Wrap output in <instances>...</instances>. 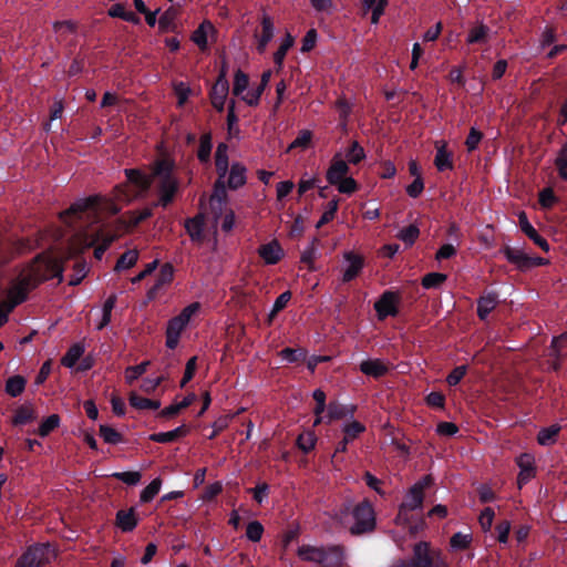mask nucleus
Instances as JSON below:
<instances>
[{
    "mask_svg": "<svg viewBox=\"0 0 567 567\" xmlns=\"http://www.w3.org/2000/svg\"><path fill=\"white\" fill-rule=\"evenodd\" d=\"M174 278V267L171 264H164L156 276L155 282L164 288L169 285Z\"/></svg>",
    "mask_w": 567,
    "mask_h": 567,
    "instance_id": "nucleus-56",
    "label": "nucleus"
},
{
    "mask_svg": "<svg viewBox=\"0 0 567 567\" xmlns=\"http://www.w3.org/2000/svg\"><path fill=\"white\" fill-rule=\"evenodd\" d=\"M258 254L267 265H276L284 257V250L277 240L261 245Z\"/></svg>",
    "mask_w": 567,
    "mask_h": 567,
    "instance_id": "nucleus-20",
    "label": "nucleus"
},
{
    "mask_svg": "<svg viewBox=\"0 0 567 567\" xmlns=\"http://www.w3.org/2000/svg\"><path fill=\"white\" fill-rule=\"evenodd\" d=\"M431 484L432 477L430 475L423 476L420 481L410 487L408 494L401 503V506L412 512L422 508L424 502V491Z\"/></svg>",
    "mask_w": 567,
    "mask_h": 567,
    "instance_id": "nucleus-9",
    "label": "nucleus"
},
{
    "mask_svg": "<svg viewBox=\"0 0 567 567\" xmlns=\"http://www.w3.org/2000/svg\"><path fill=\"white\" fill-rule=\"evenodd\" d=\"M99 433L103 441L107 444L116 445L124 442L123 435L118 431L109 425H100Z\"/></svg>",
    "mask_w": 567,
    "mask_h": 567,
    "instance_id": "nucleus-40",
    "label": "nucleus"
},
{
    "mask_svg": "<svg viewBox=\"0 0 567 567\" xmlns=\"http://www.w3.org/2000/svg\"><path fill=\"white\" fill-rule=\"evenodd\" d=\"M213 148V136L210 132L204 133L199 138V146L197 150V158L200 163L206 164L210 161Z\"/></svg>",
    "mask_w": 567,
    "mask_h": 567,
    "instance_id": "nucleus-32",
    "label": "nucleus"
},
{
    "mask_svg": "<svg viewBox=\"0 0 567 567\" xmlns=\"http://www.w3.org/2000/svg\"><path fill=\"white\" fill-rule=\"evenodd\" d=\"M228 92H229V82L228 81H216L209 92L210 102L226 101Z\"/></svg>",
    "mask_w": 567,
    "mask_h": 567,
    "instance_id": "nucleus-44",
    "label": "nucleus"
},
{
    "mask_svg": "<svg viewBox=\"0 0 567 567\" xmlns=\"http://www.w3.org/2000/svg\"><path fill=\"white\" fill-rule=\"evenodd\" d=\"M434 165L439 172L446 169H453V154L446 148V144L436 145V154L434 158Z\"/></svg>",
    "mask_w": 567,
    "mask_h": 567,
    "instance_id": "nucleus-28",
    "label": "nucleus"
},
{
    "mask_svg": "<svg viewBox=\"0 0 567 567\" xmlns=\"http://www.w3.org/2000/svg\"><path fill=\"white\" fill-rule=\"evenodd\" d=\"M538 202L543 208L549 209L558 202V198L553 188L546 187L539 192Z\"/></svg>",
    "mask_w": 567,
    "mask_h": 567,
    "instance_id": "nucleus-55",
    "label": "nucleus"
},
{
    "mask_svg": "<svg viewBox=\"0 0 567 567\" xmlns=\"http://www.w3.org/2000/svg\"><path fill=\"white\" fill-rule=\"evenodd\" d=\"M351 516L354 520L353 525L349 528L352 536H361L374 532L377 527L375 512L369 499L364 498L353 506Z\"/></svg>",
    "mask_w": 567,
    "mask_h": 567,
    "instance_id": "nucleus-5",
    "label": "nucleus"
},
{
    "mask_svg": "<svg viewBox=\"0 0 567 567\" xmlns=\"http://www.w3.org/2000/svg\"><path fill=\"white\" fill-rule=\"evenodd\" d=\"M130 404L136 410H158L161 408L159 400H151L132 392L128 398Z\"/></svg>",
    "mask_w": 567,
    "mask_h": 567,
    "instance_id": "nucleus-33",
    "label": "nucleus"
},
{
    "mask_svg": "<svg viewBox=\"0 0 567 567\" xmlns=\"http://www.w3.org/2000/svg\"><path fill=\"white\" fill-rule=\"evenodd\" d=\"M111 477L118 480L130 486L137 485L141 482L142 474L137 471L115 472Z\"/></svg>",
    "mask_w": 567,
    "mask_h": 567,
    "instance_id": "nucleus-52",
    "label": "nucleus"
},
{
    "mask_svg": "<svg viewBox=\"0 0 567 567\" xmlns=\"http://www.w3.org/2000/svg\"><path fill=\"white\" fill-rule=\"evenodd\" d=\"M290 299H291V292L289 290L284 291L276 298L272 309H271L270 313L268 315L267 321L269 324L272 322V320L278 315V312H280L281 310H284L287 307Z\"/></svg>",
    "mask_w": 567,
    "mask_h": 567,
    "instance_id": "nucleus-45",
    "label": "nucleus"
},
{
    "mask_svg": "<svg viewBox=\"0 0 567 567\" xmlns=\"http://www.w3.org/2000/svg\"><path fill=\"white\" fill-rule=\"evenodd\" d=\"M150 365V361H144L137 365L127 367L125 370V380L128 384H133L140 377H142Z\"/></svg>",
    "mask_w": 567,
    "mask_h": 567,
    "instance_id": "nucleus-49",
    "label": "nucleus"
},
{
    "mask_svg": "<svg viewBox=\"0 0 567 567\" xmlns=\"http://www.w3.org/2000/svg\"><path fill=\"white\" fill-rule=\"evenodd\" d=\"M518 225L520 230L543 251L547 252L549 250L548 241L533 227L525 212L518 214Z\"/></svg>",
    "mask_w": 567,
    "mask_h": 567,
    "instance_id": "nucleus-14",
    "label": "nucleus"
},
{
    "mask_svg": "<svg viewBox=\"0 0 567 567\" xmlns=\"http://www.w3.org/2000/svg\"><path fill=\"white\" fill-rule=\"evenodd\" d=\"M357 411V405L350 404L344 405L338 401H331L328 404V413L326 414V423L330 424L336 420H342L347 417H353Z\"/></svg>",
    "mask_w": 567,
    "mask_h": 567,
    "instance_id": "nucleus-17",
    "label": "nucleus"
},
{
    "mask_svg": "<svg viewBox=\"0 0 567 567\" xmlns=\"http://www.w3.org/2000/svg\"><path fill=\"white\" fill-rule=\"evenodd\" d=\"M247 183V168L240 162L230 165L226 185L230 190H237Z\"/></svg>",
    "mask_w": 567,
    "mask_h": 567,
    "instance_id": "nucleus-18",
    "label": "nucleus"
},
{
    "mask_svg": "<svg viewBox=\"0 0 567 567\" xmlns=\"http://www.w3.org/2000/svg\"><path fill=\"white\" fill-rule=\"evenodd\" d=\"M471 542V535L455 533L450 539V545L454 549H466L470 546Z\"/></svg>",
    "mask_w": 567,
    "mask_h": 567,
    "instance_id": "nucleus-64",
    "label": "nucleus"
},
{
    "mask_svg": "<svg viewBox=\"0 0 567 567\" xmlns=\"http://www.w3.org/2000/svg\"><path fill=\"white\" fill-rule=\"evenodd\" d=\"M35 419L37 414L32 405L23 404L16 410L11 422L14 426H21L33 422Z\"/></svg>",
    "mask_w": 567,
    "mask_h": 567,
    "instance_id": "nucleus-31",
    "label": "nucleus"
},
{
    "mask_svg": "<svg viewBox=\"0 0 567 567\" xmlns=\"http://www.w3.org/2000/svg\"><path fill=\"white\" fill-rule=\"evenodd\" d=\"M271 78V71L267 70L262 72L260 83L257 85V87L248 92L245 96H243V100L249 105V106H256L259 103L260 96L262 95L265 89L267 87L269 81Z\"/></svg>",
    "mask_w": 567,
    "mask_h": 567,
    "instance_id": "nucleus-29",
    "label": "nucleus"
},
{
    "mask_svg": "<svg viewBox=\"0 0 567 567\" xmlns=\"http://www.w3.org/2000/svg\"><path fill=\"white\" fill-rule=\"evenodd\" d=\"M260 23H261V34L259 35V38L262 39L264 41L270 42L271 39L274 38V32H275L272 19L269 16L264 14Z\"/></svg>",
    "mask_w": 567,
    "mask_h": 567,
    "instance_id": "nucleus-59",
    "label": "nucleus"
},
{
    "mask_svg": "<svg viewBox=\"0 0 567 567\" xmlns=\"http://www.w3.org/2000/svg\"><path fill=\"white\" fill-rule=\"evenodd\" d=\"M498 303V296L495 292L483 295L477 300V317L484 321Z\"/></svg>",
    "mask_w": 567,
    "mask_h": 567,
    "instance_id": "nucleus-26",
    "label": "nucleus"
},
{
    "mask_svg": "<svg viewBox=\"0 0 567 567\" xmlns=\"http://www.w3.org/2000/svg\"><path fill=\"white\" fill-rule=\"evenodd\" d=\"M162 486V480L159 477L154 478L140 495L141 503H150L158 494Z\"/></svg>",
    "mask_w": 567,
    "mask_h": 567,
    "instance_id": "nucleus-46",
    "label": "nucleus"
},
{
    "mask_svg": "<svg viewBox=\"0 0 567 567\" xmlns=\"http://www.w3.org/2000/svg\"><path fill=\"white\" fill-rule=\"evenodd\" d=\"M24 276L27 277V282L29 281V285L33 287H38L41 282L53 278L62 281L63 266L56 258L39 255L34 258Z\"/></svg>",
    "mask_w": 567,
    "mask_h": 567,
    "instance_id": "nucleus-4",
    "label": "nucleus"
},
{
    "mask_svg": "<svg viewBox=\"0 0 567 567\" xmlns=\"http://www.w3.org/2000/svg\"><path fill=\"white\" fill-rule=\"evenodd\" d=\"M360 371L369 377L379 379L389 372V368L380 359H368L360 363Z\"/></svg>",
    "mask_w": 567,
    "mask_h": 567,
    "instance_id": "nucleus-24",
    "label": "nucleus"
},
{
    "mask_svg": "<svg viewBox=\"0 0 567 567\" xmlns=\"http://www.w3.org/2000/svg\"><path fill=\"white\" fill-rule=\"evenodd\" d=\"M189 433V427L185 424L177 426L168 432H158L150 435V440L156 443H172L185 437Z\"/></svg>",
    "mask_w": 567,
    "mask_h": 567,
    "instance_id": "nucleus-23",
    "label": "nucleus"
},
{
    "mask_svg": "<svg viewBox=\"0 0 567 567\" xmlns=\"http://www.w3.org/2000/svg\"><path fill=\"white\" fill-rule=\"evenodd\" d=\"M414 567H450V564L440 548L432 547L431 543L420 540L412 547Z\"/></svg>",
    "mask_w": 567,
    "mask_h": 567,
    "instance_id": "nucleus-6",
    "label": "nucleus"
},
{
    "mask_svg": "<svg viewBox=\"0 0 567 567\" xmlns=\"http://www.w3.org/2000/svg\"><path fill=\"white\" fill-rule=\"evenodd\" d=\"M59 425L60 416L58 414H51L41 422L38 429V434L42 437H45L56 427H59Z\"/></svg>",
    "mask_w": 567,
    "mask_h": 567,
    "instance_id": "nucleus-47",
    "label": "nucleus"
},
{
    "mask_svg": "<svg viewBox=\"0 0 567 567\" xmlns=\"http://www.w3.org/2000/svg\"><path fill=\"white\" fill-rule=\"evenodd\" d=\"M138 519L136 517L135 508L120 509L116 513V526L124 533L132 532L137 526Z\"/></svg>",
    "mask_w": 567,
    "mask_h": 567,
    "instance_id": "nucleus-25",
    "label": "nucleus"
},
{
    "mask_svg": "<svg viewBox=\"0 0 567 567\" xmlns=\"http://www.w3.org/2000/svg\"><path fill=\"white\" fill-rule=\"evenodd\" d=\"M138 259L137 250H127L117 259L114 270L120 272L122 270L132 268Z\"/></svg>",
    "mask_w": 567,
    "mask_h": 567,
    "instance_id": "nucleus-42",
    "label": "nucleus"
},
{
    "mask_svg": "<svg viewBox=\"0 0 567 567\" xmlns=\"http://www.w3.org/2000/svg\"><path fill=\"white\" fill-rule=\"evenodd\" d=\"M336 107L338 110L341 124L346 126L352 111L351 104L346 99L341 97L337 100Z\"/></svg>",
    "mask_w": 567,
    "mask_h": 567,
    "instance_id": "nucleus-60",
    "label": "nucleus"
},
{
    "mask_svg": "<svg viewBox=\"0 0 567 567\" xmlns=\"http://www.w3.org/2000/svg\"><path fill=\"white\" fill-rule=\"evenodd\" d=\"M317 439L312 432H306L298 436L297 446L303 452L309 453L315 449Z\"/></svg>",
    "mask_w": 567,
    "mask_h": 567,
    "instance_id": "nucleus-54",
    "label": "nucleus"
},
{
    "mask_svg": "<svg viewBox=\"0 0 567 567\" xmlns=\"http://www.w3.org/2000/svg\"><path fill=\"white\" fill-rule=\"evenodd\" d=\"M344 259L349 262V266L343 271L342 281L350 282L359 276L363 269L364 261L361 256L352 251H347L344 254Z\"/></svg>",
    "mask_w": 567,
    "mask_h": 567,
    "instance_id": "nucleus-19",
    "label": "nucleus"
},
{
    "mask_svg": "<svg viewBox=\"0 0 567 567\" xmlns=\"http://www.w3.org/2000/svg\"><path fill=\"white\" fill-rule=\"evenodd\" d=\"M27 380L22 375H13L8 378L6 382V392L12 396H19L25 389Z\"/></svg>",
    "mask_w": 567,
    "mask_h": 567,
    "instance_id": "nucleus-36",
    "label": "nucleus"
},
{
    "mask_svg": "<svg viewBox=\"0 0 567 567\" xmlns=\"http://www.w3.org/2000/svg\"><path fill=\"white\" fill-rule=\"evenodd\" d=\"M215 31L212 22L205 20L202 22L198 28L192 34V41L202 50L206 51L208 49V32Z\"/></svg>",
    "mask_w": 567,
    "mask_h": 567,
    "instance_id": "nucleus-30",
    "label": "nucleus"
},
{
    "mask_svg": "<svg viewBox=\"0 0 567 567\" xmlns=\"http://www.w3.org/2000/svg\"><path fill=\"white\" fill-rule=\"evenodd\" d=\"M501 252L504 254L507 261L515 265L520 270L528 269V264L530 261V256L525 254L520 249L512 248L511 246H504L501 249Z\"/></svg>",
    "mask_w": 567,
    "mask_h": 567,
    "instance_id": "nucleus-22",
    "label": "nucleus"
},
{
    "mask_svg": "<svg viewBox=\"0 0 567 567\" xmlns=\"http://www.w3.org/2000/svg\"><path fill=\"white\" fill-rule=\"evenodd\" d=\"M559 431L560 426L557 424L542 429L537 434V443L543 446L554 444Z\"/></svg>",
    "mask_w": 567,
    "mask_h": 567,
    "instance_id": "nucleus-38",
    "label": "nucleus"
},
{
    "mask_svg": "<svg viewBox=\"0 0 567 567\" xmlns=\"http://www.w3.org/2000/svg\"><path fill=\"white\" fill-rule=\"evenodd\" d=\"M34 288L29 285V281L27 282V277L23 275L19 284L10 289L7 301L17 307L27 300L28 292Z\"/></svg>",
    "mask_w": 567,
    "mask_h": 567,
    "instance_id": "nucleus-21",
    "label": "nucleus"
},
{
    "mask_svg": "<svg viewBox=\"0 0 567 567\" xmlns=\"http://www.w3.org/2000/svg\"><path fill=\"white\" fill-rule=\"evenodd\" d=\"M350 168L347 162H344L339 154H336L327 171L326 178L329 184L334 185L347 177Z\"/></svg>",
    "mask_w": 567,
    "mask_h": 567,
    "instance_id": "nucleus-15",
    "label": "nucleus"
},
{
    "mask_svg": "<svg viewBox=\"0 0 567 567\" xmlns=\"http://www.w3.org/2000/svg\"><path fill=\"white\" fill-rule=\"evenodd\" d=\"M293 43V37L290 33H287L286 37L282 39L280 47L274 53V62L277 65L278 70L282 68L287 52L290 50Z\"/></svg>",
    "mask_w": 567,
    "mask_h": 567,
    "instance_id": "nucleus-35",
    "label": "nucleus"
},
{
    "mask_svg": "<svg viewBox=\"0 0 567 567\" xmlns=\"http://www.w3.org/2000/svg\"><path fill=\"white\" fill-rule=\"evenodd\" d=\"M555 168L558 173V176L567 182V142L559 150L555 161Z\"/></svg>",
    "mask_w": 567,
    "mask_h": 567,
    "instance_id": "nucleus-43",
    "label": "nucleus"
},
{
    "mask_svg": "<svg viewBox=\"0 0 567 567\" xmlns=\"http://www.w3.org/2000/svg\"><path fill=\"white\" fill-rule=\"evenodd\" d=\"M341 194L351 195L359 189V185L352 177H344L341 182L334 184Z\"/></svg>",
    "mask_w": 567,
    "mask_h": 567,
    "instance_id": "nucleus-61",
    "label": "nucleus"
},
{
    "mask_svg": "<svg viewBox=\"0 0 567 567\" xmlns=\"http://www.w3.org/2000/svg\"><path fill=\"white\" fill-rule=\"evenodd\" d=\"M516 465L519 467L517 475L518 488L526 485L532 478L536 476L535 457L530 453H522L515 460Z\"/></svg>",
    "mask_w": 567,
    "mask_h": 567,
    "instance_id": "nucleus-12",
    "label": "nucleus"
},
{
    "mask_svg": "<svg viewBox=\"0 0 567 567\" xmlns=\"http://www.w3.org/2000/svg\"><path fill=\"white\" fill-rule=\"evenodd\" d=\"M343 434L351 441L355 440L365 431V425L359 421H352L342 429Z\"/></svg>",
    "mask_w": 567,
    "mask_h": 567,
    "instance_id": "nucleus-57",
    "label": "nucleus"
},
{
    "mask_svg": "<svg viewBox=\"0 0 567 567\" xmlns=\"http://www.w3.org/2000/svg\"><path fill=\"white\" fill-rule=\"evenodd\" d=\"M420 235V229L416 225H409L402 228L398 235L399 239L402 240L405 245L412 246Z\"/></svg>",
    "mask_w": 567,
    "mask_h": 567,
    "instance_id": "nucleus-50",
    "label": "nucleus"
},
{
    "mask_svg": "<svg viewBox=\"0 0 567 567\" xmlns=\"http://www.w3.org/2000/svg\"><path fill=\"white\" fill-rule=\"evenodd\" d=\"M298 557L319 567H347V548L340 544L327 546L302 545L297 550Z\"/></svg>",
    "mask_w": 567,
    "mask_h": 567,
    "instance_id": "nucleus-3",
    "label": "nucleus"
},
{
    "mask_svg": "<svg viewBox=\"0 0 567 567\" xmlns=\"http://www.w3.org/2000/svg\"><path fill=\"white\" fill-rule=\"evenodd\" d=\"M400 301L401 296L399 292L385 290L374 302L378 319L382 321L388 317H396L399 315Z\"/></svg>",
    "mask_w": 567,
    "mask_h": 567,
    "instance_id": "nucleus-8",
    "label": "nucleus"
},
{
    "mask_svg": "<svg viewBox=\"0 0 567 567\" xmlns=\"http://www.w3.org/2000/svg\"><path fill=\"white\" fill-rule=\"evenodd\" d=\"M264 534V526L258 520L249 522L246 528V537L254 543L261 539Z\"/></svg>",
    "mask_w": 567,
    "mask_h": 567,
    "instance_id": "nucleus-58",
    "label": "nucleus"
},
{
    "mask_svg": "<svg viewBox=\"0 0 567 567\" xmlns=\"http://www.w3.org/2000/svg\"><path fill=\"white\" fill-rule=\"evenodd\" d=\"M346 156L349 163L359 164L361 161L365 158V152L364 148L357 141H353L349 146Z\"/></svg>",
    "mask_w": 567,
    "mask_h": 567,
    "instance_id": "nucleus-53",
    "label": "nucleus"
},
{
    "mask_svg": "<svg viewBox=\"0 0 567 567\" xmlns=\"http://www.w3.org/2000/svg\"><path fill=\"white\" fill-rule=\"evenodd\" d=\"M205 224L206 216L204 213H198L194 217L185 219L184 227L190 240L196 244H202L205 240Z\"/></svg>",
    "mask_w": 567,
    "mask_h": 567,
    "instance_id": "nucleus-13",
    "label": "nucleus"
},
{
    "mask_svg": "<svg viewBox=\"0 0 567 567\" xmlns=\"http://www.w3.org/2000/svg\"><path fill=\"white\" fill-rule=\"evenodd\" d=\"M84 353V347L81 343H74L62 357L61 363L66 368H73Z\"/></svg>",
    "mask_w": 567,
    "mask_h": 567,
    "instance_id": "nucleus-37",
    "label": "nucleus"
},
{
    "mask_svg": "<svg viewBox=\"0 0 567 567\" xmlns=\"http://www.w3.org/2000/svg\"><path fill=\"white\" fill-rule=\"evenodd\" d=\"M55 557V549L50 543L30 545L18 558L16 567H42Z\"/></svg>",
    "mask_w": 567,
    "mask_h": 567,
    "instance_id": "nucleus-7",
    "label": "nucleus"
},
{
    "mask_svg": "<svg viewBox=\"0 0 567 567\" xmlns=\"http://www.w3.org/2000/svg\"><path fill=\"white\" fill-rule=\"evenodd\" d=\"M186 327L187 323L176 316L168 320L165 332L168 349L174 350L178 346L181 334Z\"/></svg>",
    "mask_w": 567,
    "mask_h": 567,
    "instance_id": "nucleus-16",
    "label": "nucleus"
},
{
    "mask_svg": "<svg viewBox=\"0 0 567 567\" xmlns=\"http://www.w3.org/2000/svg\"><path fill=\"white\" fill-rule=\"evenodd\" d=\"M249 84V78L248 75L243 72L240 69H238L235 72L234 76V85H233V94L235 96H240L243 92L248 87Z\"/></svg>",
    "mask_w": 567,
    "mask_h": 567,
    "instance_id": "nucleus-51",
    "label": "nucleus"
},
{
    "mask_svg": "<svg viewBox=\"0 0 567 567\" xmlns=\"http://www.w3.org/2000/svg\"><path fill=\"white\" fill-rule=\"evenodd\" d=\"M467 372L466 365H457L455 367L446 377V382L450 386L457 385L462 379L465 377Z\"/></svg>",
    "mask_w": 567,
    "mask_h": 567,
    "instance_id": "nucleus-63",
    "label": "nucleus"
},
{
    "mask_svg": "<svg viewBox=\"0 0 567 567\" xmlns=\"http://www.w3.org/2000/svg\"><path fill=\"white\" fill-rule=\"evenodd\" d=\"M317 39H318L317 30L313 28L309 29L302 39V44H301L300 51L302 53L310 52L316 47Z\"/></svg>",
    "mask_w": 567,
    "mask_h": 567,
    "instance_id": "nucleus-62",
    "label": "nucleus"
},
{
    "mask_svg": "<svg viewBox=\"0 0 567 567\" xmlns=\"http://www.w3.org/2000/svg\"><path fill=\"white\" fill-rule=\"evenodd\" d=\"M307 354L308 352L305 348L293 349L287 347L279 352V355L288 363H297L300 361H305L307 359Z\"/></svg>",
    "mask_w": 567,
    "mask_h": 567,
    "instance_id": "nucleus-39",
    "label": "nucleus"
},
{
    "mask_svg": "<svg viewBox=\"0 0 567 567\" xmlns=\"http://www.w3.org/2000/svg\"><path fill=\"white\" fill-rule=\"evenodd\" d=\"M447 279V276L442 272H429L422 278V286L425 289H436Z\"/></svg>",
    "mask_w": 567,
    "mask_h": 567,
    "instance_id": "nucleus-48",
    "label": "nucleus"
},
{
    "mask_svg": "<svg viewBox=\"0 0 567 567\" xmlns=\"http://www.w3.org/2000/svg\"><path fill=\"white\" fill-rule=\"evenodd\" d=\"M124 175L127 182L136 188V193L132 195L133 200L145 196L153 185L152 172L146 174L140 168H125Z\"/></svg>",
    "mask_w": 567,
    "mask_h": 567,
    "instance_id": "nucleus-10",
    "label": "nucleus"
},
{
    "mask_svg": "<svg viewBox=\"0 0 567 567\" xmlns=\"http://www.w3.org/2000/svg\"><path fill=\"white\" fill-rule=\"evenodd\" d=\"M489 28L485 24H478L472 28L467 34V43H486L488 38Z\"/></svg>",
    "mask_w": 567,
    "mask_h": 567,
    "instance_id": "nucleus-41",
    "label": "nucleus"
},
{
    "mask_svg": "<svg viewBox=\"0 0 567 567\" xmlns=\"http://www.w3.org/2000/svg\"><path fill=\"white\" fill-rule=\"evenodd\" d=\"M113 197L103 195H92L74 202L66 210L60 214V218L71 224L73 219H80L82 214L89 209H102L111 215H117L121 212L120 203H131L132 194L128 192V185L123 183L114 186Z\"/></svg>",
    "mask_w": 567,
    "mask_h": 567,
    "instance_id": "nucleus-1",
    "label": "nucleus"
},
{
    "mask_svg": "<svg viewBox=\"0 0 567 567\" xmlns=\"http://www.w3.org/2000/svg\"><path fill=\"white\" fill-rule=\"evenodd\" d=\"M175 161L164 156L152 163L153 183L156 182V190L158 194L157 202L153 203L154 207H168L179 192V179L175 174Z\"/></svg>",
    "mask_w": 567,
    "mask_h": 567,
    "instance_id": "nucleus-2",
    "label": "nucleus"
},
{
    "mask_svg": "<svg viewBox=\"0 0 567 567\" xmlns=\"http://www.w3.org/2000/svg\"><path fill=\"white\" fill-rule=\"evenodd\" d=\"M227 189L228 187L226 184H221V182L214 183L213 194L210 196L209 202L212 210L215 215L221 214L223 205L227 200Z\"/></svg>",
    "mask_w": 567,
    "mask_h": 567,
    "instance_id": "nucleus-27",
    "label": "nucleus"
},
{
    "mask_svg": "<svg viewBox=\"0 0 567 567\" xmlns=\"http://www.w3.org/2000/svg\"><path fill=\"white\" fill-rule=\"evenodd\" d=\"M122 234L124 233L120 231L118 227L114 224V229L112 231L100 229L95 235L94 243L105 246V248L109 249V247L117 240Z\"/></svg>",
    "mask_w": 567,
    "mask_h": 567,
    "instance_id": "nucleus-34",
    "label": "nucleus"
},
{
    "mask_svg": "<svg viewBox=\"0 0 567 567\" xmlns=\"http://www.w3.org/2000/svg\"><path fill=\"white\" fill-rule=\"evenodd\" d=\"M153 204L150 207H145L141 210H128L115 220V225L120 231L128 233L133 228L137 227L141 223L153 216Z\"/></svg>",
    "mask_w": 567,
    "mask_h": 567,
    "instance_id": "nucleus-11",
    "label": "nucleus"
}]
</instances>
